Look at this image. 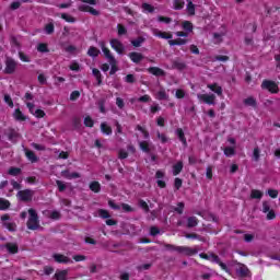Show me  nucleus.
I'll use <instances>...</instances> for the list:
<instances>
[{
	"mask_svg": "<svg viewBox=\"0 0 280 280\" xmlns=\"http://www.w3.org/2000/svg\"><path fill=\"white\" fill-rule=\"evenodd\" d=\"M61 19H63V21H67V23H75V18H73L67 13H62Z\"/></svg>",
	"mask_w": 280,
	"mask_h": 280,
	"instance_id": "a18cd8bd",
	"label": "nucleus"
},
{
	"mask_svg": "<svg viewBox=\"0 0 280 280\" xmlns=\"http://www.w3.org/2000/svg\"><path fill=\"white\" fill-rule=\"evenodd\" d=\"M225 156H235V148L233 147H226L224 149Z\"/></svg>",
	"mask_w": 280,
	"mask_h": 280,
	"instance_id": "a19ab883",
	"label": "nucleus"
},
{
	"mask_svg": "<svg viewBox=\"0 0 280 280\" xmlns=\"http://www.w3.org/2000/svg\"><path fill=\"white\" fill-rule=\"evenodd\" d=\"M158 100L163 101V100H170V96L165 91H160L158 92Z\"/></svg>",
	"mask_w": 280,
	"mask_h": 280,
	"instance_id": "6e6d98bb",
	"label": "nucleus"
},
{
	"mask_svg": "<svg viewBox=\"0 0 280 280\" xmlns=\"http://www.w3.org/2000/svg\"><path fill=\"white\" fill-rule=\"evenodd\" d=\"M78 97H80V91H73V92L70 94V100H71V102H75V100H78Z\"/></svg>",
	"mask_w": 280,
	"mask_h": 280,
	"instance_id": "338daca9",
	"label": "nucleus"
},
{
	"mask_svg": "<svg viewBox=\"0 0 280 280\" xmlns=\"http://www.w3.org/2000/svg\"><path fill=\"white\" fill-rule=\"evenodd\" d=\"M21 168L20 167H14L11 166L8 171L9 176H19V174H21Z\"/></svg>",
	"mask_w": 280,
	"mask_h": 280,
	"instance_id": "f704fd0d",
	"label": "nucleus"
},
{
	"mask_svg": "<svg viewBox=\"0 0 280 280\" xmlns=\"http://www.w3.org/2000/svg\"><path fill=\"white\" fill-rule=\"evenodd\" d=\"M101 132H103V135H113V128H110L106 122H102Z\"/></svg>",
	"mask_w": 280,
	"mask_h": 280,
	"instance_id": "bb28decb",
	"label": "nucleus"
},
{
	"mask_svg": "<svg viewBox=\"0 0 280 280\" xmlns=\"http://www.w3.org/2000/svg\"><path fill=\"white\" fill-rule=\"evenodd\" d=\"M46 34H51L54 32V23H49L45 26Z\"/></svg>",
	"mask_w": 280,
	"mask_h": 280,
	"instance_id": "774afa93",
	"label": "nucleus"
},
{
	"mask_svg": "<svg viewBox=\"0 0 280 280\" xmlns=\"http://www.w3.org/2000/svg\"><path fill=\"white\" fill-rule=\"evenodd\" d=\"M1 248H7L9 255H16L19 253V245L16 243H7Z\"/></svg>",
	"mask_w": 280,
	"mask_h": 280,
	"instance_id": "1a4fd4ad",
	"label": "nucleus"
},
{
	"mask_svg": "<svg viewBox=\"0 0 280 280\" xmlns=\"http://www.w3.org/2000/svg\"><path fill=\"white\" fill-rule=\"evenodd\" d=\"M245 106H252V108H257V100L255 97L249 96L243 101Z\"/></svg>",
	"mask_w": 280,
	"mask_h": 280,
	"instance_id": "a211bd4d",
	"label": "nucleus"
},
{
	"mask_svg": "<svg viewBox=\"0 0 280 280\" xmlns=\"http://www.w3.org/2000/svg\"><path fill=\"white\" fill-rule=\"evenodd\" d=\"M56 185L58 187V191L62 192V191H66L67 189V184H65V182L60 180V179H57L56 180Z\"/></svg>",
	"mask_w": 280,
	"mask_h": 280,
	"instance_id": "ea45409f",
	"label": "nucleus"
},
{
	"mask_svg": "<svg viewBox=\"0 0 280 280\" xmlns=\"http://www.w3.org/2000/svg\"><path fill=\"white\" fill-rule=\"evenodd\" d=\"M140 145V150H142V152H145L147 154H150V144H148L145 141H141L139 142Z\"/></svg>",
	"mask_w": 280,
	"mask_h": 280,
	"instance_id": "e433bc0d",
	"label": "nucleus"
},
{
	"mask_svg": "<svg viewBox=\"0 0 280 280\" xmlns=\"http://www.w3.org/2000/svg\"><path fill=\"white\" fill-rule=\"evenodd\" d=\"M173 5H174V10H183V8H185V1L184 0H175Z\"/></svg>",
	"mask_w": 280,
	"mask_h": 280,
	"instance_id": "58836bf2",
	"label": "nucleus"
},
{
	"mask_svg": "<svg viewBox=\"0 0 280 280\" xmlns=\"http://www.w3.org/2000/svg\"><path fill=\"white\" fill-rule=\"evenodd\" d=\"M68 275H69V270L63 269V270L56 271L54 277L56 280H67Z\"/></svg>",
	"mask_w": 280,
	"mask_h": 280,
	"instance_id": "dca6fc26",
	"label": "nucleus"
},
{
	"mask_svg": "<svg viewBox=\"0 0 280 280\" xmlns=\"http://www.w3.org/2000/svg\"><path fill=\"white\" fill-rule=\"evenodd\" d=\"M4 136L8 137L11 143H16L21 139V133L12 127L4 130Z\"/></svg>",
	"mask_w": 280,
	"mask_h": 280,
	"instance_id": "f03ea898",
	"label": "nucleus"
},
{
	"mask_svg": "<svg viewBox=\"0 0 280 280\" xmlns=\"http://www.w3.org/2000/svg\"><path fill=\"white\" fill-rule=\"evenodd\" d=\"M249 198L252 200H261V198H264V192H261V190L252 189Z\"/></svg>",
	"mask_w": 280,
	"mask_h": 280,
	"instance_id": "aec40b11",
	"label": "nucleus"
},
{
	"mask_svg": "<svg viewBox=\"0 0 280 280\" xmlns=\"http://www.w3.org/2000/svg\"><path fill=\"white\" fill-rule=\"evenodd\" d=\"M4 102L10 106V108H14V102L12 101V97L10 94H4Z\"/></svg>",
	"mask_w": 280,
	"mask_h": 280,
	"instance_id": "09e8293b",
	"label": "nucleus"
},
{
	"mask_svg": "<svg viewBox=\"0 0 280 280\" xmlns=\"http://www.w3.org/2000/svg\"><path fill=\"white\" fill-rule=\"evenodd\" d=\"M172 69H177V71H185L187 69V63L178 60H174L172 63Z\"/></svg>",
	"mask_w": 280,
	"mask_h": 280,
	"instance_id": "4468645a",
	"label": "nucleus"
},
{
	"mask_svg": "<svg viewBox=\"0 0 280 280\" xmlns=\"http://www.w3.org/2000/svg\"><path fill=\"white\" fill-rule=\"evenodd\" d=\"M174 187L175 189H180V187H183V179L176 177L174 180Z\"/></svg>",
	"mask_w": 280,
	"mask_h": 280,
	"instance_id": "0e129e2a",
	"label": "nucleus"
},
{
	"mask_svg": "<svg viewBox=\"0 0 280 280\" xmlns=\"http://www.w3.org/2000/svg\"><path fill=\"white\" fill-rule=\"evenodd\" d=\"M26 226L30 231H38L40 229V222L39 221H27Z\"/></svg>",
	"mask_w": 280,
	"mask_h": 280,
	"instance_id": "4be33fe9",
	"label": "nucleus"
},
{
	"mask_svg": "<svg viewBox=\"0 0 280 280\" xmlns=\"http://www.w3.org/2000/svg\"><path fill=\"white\" fill-rule=\"evenodd\" d=\"M261 89H266L270 93H279V85L275 81L264 80L261 83Z\"/></svg>",
	"mask_w": 280,
	"mask_h": 280,
	"instance_id": "20e7f679",
	"label": "nucleus"
},
{
	"mask_svg": "<svg viewBox=\"0 0 280 280\" xmlns=\"http://www.w3.org/2000/svg\"><path fill=\"white\" fill-rule=\"evenodd\" d=\"M177 253H183L184 255L191 257V255H198V249L179 246V248H177Z\"/></svg>",
	"mask_w": 280,
	"mask_h": 280,
	"instance_id": "9d476101",
	"label": "nucleus"
},
{
	"mask_svg": "<svg viewBox=\"0 0 280 280\" xmlns=\"http://www.w3.org/2000/svg\"><path fill=\"white\" fill-rule=\"evenodd\" d=\"M237 275L241 277H246L248 275V268H246L245 266L238 268L236 270Z\"/></svg>",
	"mask_w": 280,
	"mask_h": 280,
	"instance_id": "49530a36",
	"label": "nucleus"
},
{
	"mask_svg": "<svg viewBox=\"0 0 280 280\" xmlns=\"http://www.w3.org/2000/svg\"><path fill=\"white\" fill-rule=\"evenodd\" d=\"M185 209V203L184 202H178L177 207L174 208V211L178 213L179 215H183V210Z\"/></svg>",
	"mask_w": 280,
	"mask_h": 280,
	"instance_id": "8fccbe9b",
	"label": "nucleus"
},
{
	"mask_svg": "<svg viewBox=\"0 0 280 280\" xmlns=\"http://www.w3.org/2000/svg\"><path fill=\"white\" fill-rule=\"evenodd\" d=\"M110 45H112L113 49H115V51H117V54H119V55H121V54H124V51H126V47L124 46V44L121 42H119V39H112Z\"/></svg>",
	"mask_w": 280,
	"mask_h": 280,
	"instance_id": "423d86ee",
	"label": "nucleus"
},
{
	"mask_svg": "<svg viewBox=\"0 0 280 280\" xmlns=\"http://www.w3.org/2000/svg\"><path fill=\"white\" fill-rule=\"evenodd\" d=\"M168 45H171V47H174L176 45H178V46L187 45V39H183V38L171 39V40H168Z\"/></svg>",
	"mask_w": 280,
	"mask_h": 280,
	"instance_id": "393cba45",
	"label": "nucleus"
},
{
	"mask_svg": "<svg viewBox=\"0 0 280 280\" xmlns=\"http://www.w3.org/2000/svg\"><path fill=\"white\" fill-rule=\"evenodd\" d=\"M105 104H106V100L102 98L98 101V107H100L101 113H106Z\"/></svg>",
	"mask_w": 280,
	"mask_h": 280,
	"instance_id": "052dcab7",
	"label": "nucleus"
},
{
	"mask_svg": "<svg viewBox=\"0 0 280 280\" xmlns=\"http://www.w3.org/2000/svg\"><path fill=\"white\" fill-rule=\"evenodd\" d=\"M158 21H159L160 23L170 24V23H172V18H165V16H163V15H159V16H158Z\"/></svg>",
	"mask_w": 280,
	"mask_h": 280,
	"instance_id": "4d7b16f0",
	"label": "nucleus"
},
{
	"mask_svg": "<svg viewBox=\"0 0 280 280\" xmlns=\"http://www.w3.org/2000/svg\"><path fill=\"white\" fill-rule=\"evenodd\" d=\"M183 30L186 32H194V24L189 21H184L182 24Z\"/></svg>",
	"mask_w": 280,
	"mask_h": 280,
	"instance_id": "72a5a7b5",
	"label": "nucleus"
},
{
	"mask_svg": "<svg viewBox=\"0 0 280 280\" xmlns=\"http://www.w3.org/2000/svg\"><path fill=\"white\" fill-rule=\"evenodd\" d=\"M16 71V61L12 57H7L4 73L7 75H12Z\"/></svg>",
	"mask_w": 280,
	"mask_h": 280,
	"instance_id": "7ed1b4c3",
	"label": "nucleus"
},
{
	"mask_svg": "<svg viewBox=\"0 0 280 280\" xmlns=\"http://www.w3.org/2000/svg\"><path fill=\"white\" fill-rule=\"evenodd\" d=\"M125 82H127V84H135V82H137V79H135V74H127L125 78Z\"/></svg>",
	"mask_w": 280,
	"mask_h": 280,
	"instance_id": "603ef678",
	"label": "nucleus"
},
{
	"mask_svg": "<svg viewBox=\"0 0 280 280\" xmlns=\"http://www.w3.org/2000/svg\"><path fill=\"white\" fill-rule=\"evenodd\" d=\"M148 71L152 73V75H156V78H163V75H165V71L159 67H151Z\"/></svg>",
	"mask_w": 280,
	"mask_h": 280,
	"instance_id": "f8f14e48",
	"label": "nucleus"
},
{
	"mask_svg": "<svg viewBox=\"0 0 280 280\" xmlns=\"http://www.w3.org/2000/svg\"><path fill=\"white\" fill-rule=\"evenodd\" d=\"M129 58L130 60H132L136 65H139V62H141V60H143V55L141 52H129Z\"/></svg>",
	"mask_w": 280,
	"mask_h": 280,
	"instance_id": "ddd939ff",
	"label": "nucleus"
},
{
	"mask_svg": "<svg viewBox=\"0 0 280 280\" xmlns=\"http://www.w3.org/2000/svg\"><path fill=\"white\" fill-rule=\"evenodd\" d=\"M143 12H149V14H154V7L148 2L142 3Z\"/></svg>",
	"mask_w": 280,
	"mask_h": 280,
	"instance_id": "2f4dec72",
	"label": "nucleus"
},
{
	"mask_svg": "<svg viewBox=\"0 0 280 280\" xmlns=\"http://www.w3.org/2000/svg\"><path fill=\"white\" fill-rule=\"evenodd\" d=\"M260 154H261V150L259 149V147H256L253 152L254 161L256 162L259 161Z\"/></svg>",
	"mask_w": 280,
	"mask_h": 280,
	"instance_id": "de8ad7c7",
	"label": "nucleus"
},
{
	"mask_svg": "<svg viewBox=\"0 0 280 280\" xmlns=\"http://www.w3.org/2000/svg\"><path fill=\"white\" fill-rule=\"evenodd\" d=\"M13 117L16 119V121H26L27 119V117L19 108L14 110Z\"/></svg>",
	"mask_w": 280,
	"mask_h": 280,
	"instance_id": "f3484780",
	"label": "nucleus"
},
{
	"mask_svg": "<svg viewBox=\"0 0 280 280\" xmlns=\"http://www.w3.org/2000/svg\"><path fill=\"white\" fill-rule=\"evenodd\" d=\"M24 152H25L26 159H28L31 163H38V156H36V153H34V151L27 148H24Z\"/></svg>",
	"mask_w": 280,
	"mask_h": 280,
	"instance_id": "9b49d317",
	"label": "nucleus"
},
{
	"mask_svg": "<svg viewBox=\"0 0 280 280\" xmlns=\"http://www.w3.org/2000/svg\"><path fill=\"white\" fill-rule=\"evenodd\" d=\"M91 191H94V194H100L102 191V185H100V182H92L90 184Z\"/></svg>",
	"mask_w": 280,
	"mask_h": 280,
	"instance_id": "b1692460",
	"label": "nucleus"
},
{
	"mask_svg": "<svg viewBox=\"0 0 280 280\" xmlns=\"http://www.w3.org/2000/svg\"><path fill=\"white\" fill-rule=\"evenodd\" d=\"M72 124L75 130H79V128L82 126V119H80L79 117H74Z\"/></svg>",
	"mask_w": 280,
	"mask_h": 280,
	"instance_id": "3c124183",
	"label": "nucleus"
},
{
	"mask_svg": "<svg viewBox=\"0 0 280 280\" xmlns=\"http://www.w3.org/2000/svg\"><path fill=\"white\" fill-rule=\"evenodd\" d=\"M37 51H40V54H47L49 52V48L47 47V44H38Z\"/></svg>",
	"mask_w": 280,
	"mask_h": 280,
	"instance_id": "c03bdc74",
	"label": "nucleus"
},
{
	"mask_svg": "<svg viewBox=\"0 0 280 280\" xmlns=\"http://www.w3.org/2000/svg\"><path fill=\"white\" fill-rule=\"evenodd\" d=\"M94 125L95 121H93V118H91V116L84 118V126H86V128H93Z\"/></svg>",
	"mask_w": 280,
	"mask_h": 280,
	"instance_id": "79ce46f5",
	"label": "nucleus"
},
{
	"mask_svg": "<svg viewBox=\"0 0 280 280\" xmlns=\"http://www.w3.org/2000/svg\"><path fill=\"white\" fill-rule=\"evenodd\" d=\"M60 218H62V214H60L59 211L55 210L50 213V219L51 220H60Z\"/></svg>",
	"mask_w": 280,
	"mask_h": 280,
	"instance_id": "bf43d9fd",
	"label": "nucleus"
},
{
	"mask_svg": "<svg viewBox=\"0 0 280 280\" xmlns=\"http://www.w3.org/2000/svg\"><path fill=\"white\" fill-rule=\"evenodd\" d=\"M92 75L96 79L97 86H102V72L97 68H93Z\"/></svg>",
	"mask_w": 280,
	"mask_h": 280,
	"instance_id": "6ab92c4d",
	"label": "nucleus"
},
{
	"mask_svg": "<svg viewBox=\"0 0 280 280\" xmlns=\"http://www.w3.org/2000/svg\"><path fill=\"white\" fill-rule=\"evenodd\" d=\"M118 159H120L121 161L124 159H128V152L124 149H120L119 152H118Z\"/></svg>",
	"mask_w": 280,
	"mask_h": 280,
	"instance_id": "680f3d73",
	"label": "nucleus"
},
{
	"mask_svg": "<svg viewBox=\"0 0 280 280\" xmlns=\"http://www.w3.org/2000/svg\"><path fill=\"white\" fill-rule=\"evenodd\" d=\"M197 97L199 102H205V104L215 106V94H198Z\"/></svg>",
	"mask_w": 280,
	"mask_h": 280,
	"instance_id": "39448f33",
	"label": "nucleus"
},
{
	"mask_svg": "<svg viewBox=\"0 0 280 280\" xmlns=\"http://www.w3.org/2000/svg\"><path fill=\"white\" fill-rule=\"evenodd\" d=\"M143 43H145V37L143 36H139L138 38L131 40V45H133V47H141Z\"/></svg>",
	"mask_w": 280,
	"mask_h": 280,
	"instance_id": "c756f323",
	"label": "nucleus"
},
{
	"mask_svg": "<svg viewBox=\"0 0 280 280\" xmlns=\"http://www.w3.org/2000/svg\"><path fill=\"white\" fill-rule=\"evenodd\" d=\"M5 229H8V231H11L12 233H14V231H16V223H4Z\"/></svg>",
	"mask_w": 280,
	"mask_h": 280,
	"instance_id": "13d9d810",
	"label": "nucleus"
},
{
	"mask_svg": "<svg viewBox=\"0 0 280 280\" xmlns=\"http://www.w3.org/2000/svg\"><path fill=\"white\" fill-rule=\"evenodd\" d=\"M117 30H118V36H124V35H126V34H128V30H126V28L124 27V25H121V24H118V25H117Z\"/></svg>",
	"mask_w": 280,
	"mask_h": 280,
	"instance_id": "864d4df0",
	"label": "nucleus"
},
{
	"mask_svg": "<svg viewBox=\"0 0 280 280\" xmlns=\"http://www.w3.org/2000/svg\"><path fill=\"white\" fill-rule=\"evenodd\" d=\"M140 209H143L145 213H150V206H148V202H145L143 199H140L138 202Z\"/></svg>",
	"mask_w": 280,
	"mask_h": 280,
	"instance_id": "4c0bfd02",
	"label": "nucleus"
},
{
	"mask_svg": "<svg viewBox=\"0 0 280 280\" xmlns=\"http://www.w3.org/2000/svg\"><path fill=\"white\" fill-rule=\"evenodd\" d=\"M155 36H159V38H164L165 40H172V34L167 35L165 32L155 33Z\"/></svg>",
	"mask_w": 280,
	"mask_h": 280,
	"instance_id": "37998d69",
	"label": "nucleus"
},
{
	"mask_svg": "<svg viewBox=\"0 0 280 280\" xmlns=\"http://www.w3.org/2000/svg\"><path fill=\"white\" fill-rule=\"evenodd\" d=\"M101 51L95 46H91L88 50V56L91 58H97L100 56Z\"/></svg>",
	"mask_w": 280,
	"mask_h": 280,
	"instance_id": "5701e85b",
	"label": "nucleus"
},
{
	"mask_svg": "<svg viewBox=\"0 0 280 280\" xmlns=\"http://www.w3.org/2000/svg\"><path fill=\"white\" fill-rule=\"evenodd\" d=\"M186 10H187L189 16L196 15V4L191 0H187Z\"/></svg>",
	"mask_w": 280,
	"mask_h": 280,
	"instance_id": "2eb2a0df",
	"label": "nucleus"
},
{
	"mask_svg": "<svg viewBox=\"0 0 280 280\" xmlns=\"http://www.w3.org/2000/svg\"><path fill=\"white\" fill-rule=\"evenodd\" d=\"M52 259L57 261V264H73V260L62 254H54Z\"/></svg>",
	"mask_w": 280,
	"mask_h": 280,
	"instance_id": "0eeeda50",
	"label": "nucleus"
},
{
	"mask_svg": "<svg viewBox=\"0 0 280 280\" xmlns=\"http://www.w3.org/2000/svg\"><path fill=\"white\" fill-rule=\"evenodd\" d=\"M33 115H35V117H37V118H43V117H45V110H43V109H36L34 113H33Z\"/></svg>",
	"mask_w": 280,
	"mask_h": 280,
	"instance_id": "69168bd1",
	"label": "nucleus"
},
{
	"mask_svg": "<svg viewBox=\"0 0 280 280\" xmlns=\"http://www.w3.org/2000/svg\"><path fill=\"white\" fill-rule=\"evenodd\" d=\"M198 226V219L196 217H189L187 219V229H194Z\"/></svg>",
	"mask_w": 280,
	"mask_h": 280,
	"instance_id": "a878e982",
	"label": "nucleus"
},
{
	"mask_svg": "<svg viewBox=\"0 0 280 280\" xmlns=\"http://www.w3.org/2000/svg\"><path fill=\"white\" fill-rule=\"evenodd\" d=\"M180 172H183V162L179 161L173 166V176H178Z\"/></svg>",
	"mask_w": 280,
	"mask_h": 280,
	"instance_id": "cd10ccee",
	"label": "nucleus"
},
{
	"mask_svg": "<svg viewBox=\"0 0 280 280\" xmlns=\"http://www.w3.org/2000/svg\"><path fill=\"white\" fill-rule=\"evenodd\" d=\"M16 196L21 202H32V198H34V190L32 189L20 190Z\"/></svg>",
	"mask_w": 280,
	"mask_h": 280,
	"instance_id": "f257e3e1",
	"label": "nucleus"
},
{
	"mask_svg": "<svg viewBox=\"0 0 280 280\" xmlns=\"http://www.w3.org/2000/svg\"><path fill=\"white\" fill-rule=\"evenodd\" d=\"M121 209L126 213H132V211H135V209L132 207H130V205H128V203H121Z\"/></svg>",
	"mask_w": 280,
	"mask_h": 280,
	"instance_id": "5fc2aeb1",
	"label": "nucleus"
},
{
	"mask_svg": "<svg viewBox=\"0 0 280 280\" xmlns=\"http://www.w3.org/2000/svg\"><path fill=\"white\" fill-rule=\"evenodd\" d=\"M100 45H101L102 51H103L105 58L108 60V62H115L116 59L113 56V54H110V50L108 48H106V43L100 42Z\"/></svg>",
	"mask_w": 280,
	"mask_h": 280,
	"instance_id": "6e6552de",
	"label": "nucleus"
},
{
	"mask_svg": "<svg viewBox=\"0 0 280 280\" xmlns=\"http://www.w3.org/2000/svg\"><path fill=\"white\" fill-rule=\"evenodd\" d=\"M97 213L103 220H108V218H110V212H108V210L98 209Z\"/></svg>",
	"mask_w": 280,
	"mask_h": 280,
	"instance_id": "473e14b6",
	"label": "nucleus"
},
{
	"mask_svg": "<svg viewBox=\"0 0 280 280\" xmlns=\"http://www.w3.org/2000/svg\"><path fill=\"white\" fill-rule=\"evenodd\" d=\"M28 221L30 222H36L38 221V213L36 212V210L34 209H28Z\"/></svg>",
	"mask_w": 280,
	"mask_h": 280,
	"instance_id": "c85d7f7f",
	"label": "nucleus"
},
{
	"mask_svg": "<svg viewBox=\"0 0 280 280\" xmlns=\"http://www.w3.org/2000/svg\"><path fill=\"white\" fill-rule=\"evenodd\" d=\"M161 233V230H159V228L156 226H152L150 229V235H152V237H156V235H159Z\"/></svg>",
	"mask_w": 280,
	"mask_h": 280,
	"instance_id": "e2e57ef3",
	"label": "nucleus"
},
{
	"mask_svg": "<svg viewBox=\"0 0 280 280\" xmlns=\"http://www.w3.org/2000/svg\"><path fill=\"white\" fill-rule=\"evenodd\" d=\"M110 65V71H109V75H115L117 73V71H119V68L117 67V59H115L114 61H109Z\"/></svg>",
	"mask_w": 280,
	"mask_h": 280,
	"instance_id": "7c9ffc66",
	"label": "nucleus"
},
{
	"mask_svg": "<svg viewBox=\"0 0 280 280\" xmlns=\"http://www.w3.org/2000/svg\"><path fill=\"white\" fill-rule=\"evenodd\" d=\"M176 135H177L179 141H182L183 145L187 147V138H185V131H183L182 128H177Z\"/></svg>",
	"mask_w": 280,
	"mask_h": 280,
	"instance_id": "412c9836",
	"label": "nucleus"
},
{
	"mask_svg": "<svg viewBox=\"0 0 280 280\" xmlns=\"http://www.w3.org/2000/svg\"><path fill=\"white\" fill-rule=\"evenodd\" d=\"M10 209V202L7 199L0 198V210L5 211Z\"/></svg>",
	"mask_w": 280,
	"mask_h": 280,
	"instance_id": "c9c22d12",
	"label": "nucleus"
}]
</instances>
